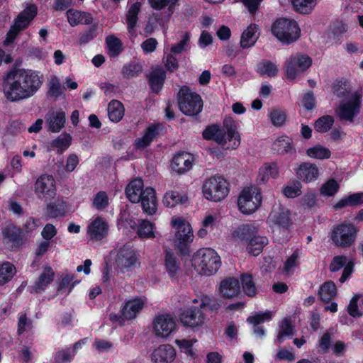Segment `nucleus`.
Masks as SVG:
<instances>
[{"instance_id": "1", "label": "nucleus", "mask_w": 363, "mask_h": 363, "mask_svg": "<svg viewBox=\"0 0 363 363\" xmlns=\"http://www.w3.org/2000/svg\"><path fill=\"white\" fill-rule=\"evenodd\" d=\"M43 82V74L35 70L19 69L10 72L4 79L3 92L11 102H18L34 96Z\"/></svg>"}, {"instance_id": "2", "label": "nucleus", "mask_w": 363, "mask_h": 363, "mask_svg": "<svg viewBox=\"0 0 363 363\" xmlns=\"http://www.w3.org/2000/svg\"><path fill=\"white\" fill-rule=\"evenodd\" d=\"M206 140H213L225 149L235 150L240 144V135L238 131L236 122L232 117H226L223 127L213 125L207 127L203 132Z\"/></svg>"}, {"instance_id": "3", "label": "nucleus", "mask_w": 363, "mask_h": 363, "mask_svg": "<svg viewBox=\"0 0 363 363\" xmlns=\"http://www.w3.org/2000/svg\"><path fill=\"white\" fill-rule=\"evenodd\" d=\"M143 186L141 179L132 180L125 188L126 196L132 203L140 201L143 211L147 215H153L157 209L155 190L152 187L143 189Z\"/></svg>"}, {"instance_id": "4", "label": "nucleus", "mask_w": 363, "mask_h": 363, "mask_svg": "<svg viewBox=\"0 0 363 363\" xmlns=\"http://www.w3.org/2000/svg\"><path fill=\"white\" fill-rule=\"evenodd\" d=\"M191 264L199 274L211 276L219 269L221 261L214 250L201 248L193 255Z\"/></svg>"}, {"instance_id": "5", "label": "nucleus", "mask_w": 363, "mask_h": 363, "mask_svg": "<svg viewBox=\"0 0 363 363\" xmlns=\"http://www.w3.org/2000/svg\"><path fill=\"white\" fill-rule=\"evenodd\" d=\"M171 223L175 229L174 240L175 247L182 255H187L189 252V245L194 238L191 225L179 217L172 218Z\"/></svg>"}, {"instance_id": "6", "label": "nucleus", "mask_w": 363, "mask_h": 363, "mask_svg": "<svg viewBox=\"0 0 363 363\" xmlns=\"http://www.w3.org/2000/svg\"><path fill=\"white\" fill-rule=\"evenodd\" d=\"M229 183L220 175H214L206 179L202 186L204 198L208 201L219 202L229 193Z\"/></svg>"}, {"instance_id": "7", "label": "nucleus", "mask_w": 363, "mask_h": 363, "mask_svg": "<svg viewBox=\"0 0 363 363\" xmlns=\"http://www.w3.org/2000/svg\"><path fill=\"white\" fill-rule=\"evenodd\" d=\"M114 263L118 273L130 275L140 267V255L134 249L124 246L116 251Z\"/></svg>"}, {"instance_id": "8", "label": "nucleus", "mask_w": 363, "mask_h": 363, "mask_svg": "<svg viewBox=\"0 0 363 363\" xmlns=\"http://www.w3.org/2000/svg\"><path fill=\"white\" fill-rule=\"evenodd\" d=\"M273 35L282 43L291 44L300 36V29L297 23L291 19H277L272 26Z\"/></svg>"}, {"instance_id": "9", "label": "nucleus", "mask_w": 363, "mask_h": 363, "mask_svg": "<svg viewBox=\"0 0 363 363\" xmlns=\"http://www.w3.org/2000/svg\"><path fill=\"white\" fill-rule=\"evenodd\" d=\"M262 201L261 191L259 188L251 186L244 188L240 192L238 205L243 214H252L261 206Z\"/></svg>"}, {"instance_id": "10", "label": "nucleus", "mask_w": 363, "mask_h": 363, "mask_svg": "<svg viewBox=\"0 0 363 363\" xmlns=\"http://www.w3.org/2000/svg\"><path fill=\"white\" fill-rule=\"evenodd\" d=\"M358 229L352 223H344L335 226L330 239L337 247H350L356 240Z\"/></svg>"}, {"instance_id": "11", "label": "nucleus", "mask_w": 363, "mask_h": 363, "mask_svg": "<svg viewBox=\"0 0 363 363\" xmlns=\"http://www.w3.org/2000/svg\"><path fill=\"white\" fill-rule=\"evenodd\" d=\"M179 107L181 111L187 116H195L199 113L203 107L201 96L183 86L179 92Z\"/></svg>"}, {"instance_id": "12", "label": "nucleus", "mask_w": 363, "mask_h": 363, "mask_svg": "<svg viewBox=\"0 0 363 363\" xmlns=\"http://www.w3.org/2000/svg\"><path fill=\"white\" fill-rule=\"evenodd\" d=\"M312 65V59L300 53L292 55L285 62L284 70L286 78L294 80L298 75L303 73Z\"/></svg>"}, {"instance_id": "13", "label": "nucleus", "mask_w": 363, "mask_h": 363, "mask_svg": "<svg viewBox=\"0 0 363 363\" xmlns=\"http://www.w3.org/2000/svg\"><path fill=\"white\" fill-rule=\"evenodd\" d=\"M145 301L141 298H134L125 303L119 314L111 313L109 320L112 323L123 325L125 321L135 318L142 311Z\"/></svg>"}, {"instance_id": "14", "label": "nucleus", "mask_w": 363, "mask_h": 363, "mask_svg": "<svg viewBox=\"0 0 363 363\" xmlns=\"http://www.w3.org/2000/svg\"><path fill=\"white\" fill-rule=\"evenodd\" d=\"M362 102V94L355 91L350 95V99L343 100L337 111V116L342 121L352 122L354 118L359 112Z\"/></svg>"}, {"instance_id": "15", "label": "nucleus", "mask_w": 363, "mask_h": 363, "mask_svg": "<svg viewBox=\"0 0 363 363\" xmlns=\"http://www.w3.org/2000/svg\"><path fill=\"white\" fill-rule=\"evenodd\" d=\"M37 13V7L35 5H30L22 11L17 17L14 24L11 27L7 33L4 44L8 45L11 44L18 33L28 27L30 22Z\"/></svg>"}, {"instance_id": "16", "label": "nucleus", "mask_w": 363, "mask_h": 363, "mask_svg": "<svg viewBox=\"0 0 363 363\" xmlns=\"http://www.w3.org/2000/svg\"><path fill=\"white\" fill-rule=\"evenodd\" d=\"M1 235L3 245L11 251L18 250L26 242L22 230L13 224L4 228Z\"/></svg>"}, {"instance_id": "17", "label": "nucleus", "mask_w": 363, "mask_h": 363, "mask_svg": "<svg viewBox=\"0 0 363 363\" xmlns=\"http://www.w3.org/2000/svg\"><path fill=\"white\" fill-rule=\"evenodd\" d=\"M35 193L39 199L45 201L54 198L56 186L53 177L47 174L40 176L35 184Z\"/></svg>"}, {"instance_id": "18", "label": "nucleus", "mask_w": 363, "mask_h": 363, "mask_svg": "<svg viewBox=\"0 0 363 363\" xmlns=\"http://www.w3.org/2000/svg\"><path fill=\"white\" fill-rule=\"evenodd\" d=\"M153 328L157 337H168L177 329L174 318L167 313L157 315L153 321Z\"/></svg>"}, {"instance_id": "19", "label": "nucleus", "mask_w": 363, "mask_h": 363, "mask_svg": "<svg viewBox=\"0 0 363 363\" xmlns=\"http://www.w3.org/2000/svg\"><path fill=\"white\" fill-rule=\"evenodd\" d=\"M206 317L201 307H189L179 315L180 323L185 327L196 328L206 323Z\"/></svg>"}, {"instance_id": "20", "label": "nucleus", "mask_w": 363, "mask_h": 363, "mask_svg": "<svg viewBox=\"0 0 363 363\" xmlns=\"http://www.w3.org/2000/svg\"><path fill=\"white\" fill-rule=\"evenodd\" d=\"M109 225L106 220L101 216H97L86 227L87 238L92 242L101 241L107 237Z\"/></svg>"}, {"instance_id": "21", "label": "nucleus", "mask_w": 363, "mask_h": 363, "mask_svg": "<svg viewBox=\"0 0 363 363\" xmlns=\"http://www.w3.org/2000/svg\"><path fill=\"white\" fill-rule=\"evenodd\" d=\"M290 211L281 204H275L269 215L268 220L270 223L279 228L287 229L291 225Z\"/></svg>"}, {"instance_id": "22", "label": "nucleus", "mask_w": 363, "mask_h": 363, "mask_svg": "<svg viewBox=\"0 0 363 363\" xmlns=\"http://www.w3.org/2000/svg\"><path fill=\"white\" fill-rule=\"evenodd\" d=\"M45 120L48 130L58 133L65 127V113L62 109H51L46 114Z\"/></svg>"}, {"instance_id": "23", "label": "nucleus", "mask_w": 363, "mask_h": 363, "mask_svg": "<svg viewBox=\"0 0 363 363\" xmlns=\"http://www.w3.org/2000/svg\"><path fill=\"white\" fill-rule=\"evenodd\" d=\"M193 156L188 152H180L174 155L171 167L177 173L181 174L191 169L193 165Z\"/></svg>"}, {"instance_id": "24", "label": "nucleus", "mask_w": 363, "mask_h": 363, "mask_svg": "<svg viewBox=\"0 0 363 363\" xmlns=\"http://www.w3.org/2000/svg\"><path fill=\"white\" fill-rule=\"evenodd\" d=\"M218 291L222 297L233 298L240 294L239 281L234 277H229L220 281Z\"/></svg>"}, {"instance_id": "25", "label": "nucleus", "mask_w": 363, "mask_h": 363, "mask_svg": "<svg viewBox=\"0 0 363 363\" xmlns=\"http://www.w3.org/2000/svg\"><path fill=\"white\" fill-rule=\"evenodd\" d=\"M176 356L174 347L170 345H162L155 349L152 354V360L155 363H169Z\"/></svg>"}, {"instance_id": "26", "label": "nucleus", "mask_w": 363, "mask_h": 363, "mask_svg": "<svg viewBox=\"0 0 363 363\" xmlns=\"http://www.w3.org/2000/svg\"><path fill=\"white\" fill-rule=\"evenodd\" d=\"M296 174L300 179L309 183L318 179L320 175V169L315 164L304 162L300 164Z\"/></svg>"}, {"instance_id": "27", "label": "nucleus", "mask_w": 363, "mask_h": 363, "mask_svg": "<svg viewBox=\"0 0 363 363\" xmlns=\"http://www.w3.org/2000/svg\"><path fill=\"white\" fill-rule=\"evenodd\" d=\"M347 262V259L346 257L342 256V255H339V256H335L333 259V260L330 264V269L331 272H333L339 271L344 266H345L344 268L342 274L339 279L341 283L345 282L348 279V277L351 275V274L352 272V265L350 264V263H348L346 265Z\"/></svg>"}, {"instance_id": "28", "label": "nucleus", "mask_w": 363, "mask_h": 363, "mask_svg": "<svg viewBox=\"0 0 363 363\" xmlns=\"http://www.w3.org/2000/svg\"><path fill=\"white\" fill-rule=\"evenodd\" d=\"M67 21L71 26L79 24L89 25L93 21L91 13L85 11L69 9L66 13Z\"/></svg>"}, {"instance_id": "29", "label": "nucleus", "mask_w": 363, "mask_h": 363, "mask_svg": "<svg viewBox=\"0 0 363 363\" xmlns=\"http://www.w3.org/2000/svg\"><path fill=\"white\" fill-rule=\"evenodd\" d=\"M256 233L255 228L250 225L239 226L233 234V238L238 244L247 247L253 235Z\"/></svg>"}, {"instance_id": "30", "label": "nucleus", "mask_w": 363, "mask_h": 363, "mask_svg": "<svg viewBox=\"0 0 363 363\" xmlns=\"http://www.w3.org/2000/svg\"><path fill=\"white\" fill-rule=\"evenodd\" d=\"M55 273L52 269L49 266L45 267L43 272L33 286L35 292L40 293L45 290L48 285L53 281Z\"/></svg>"}, {"instance_id": "31", "label": "nucleus", "mask_w": 363, "mask_h": 363, "mask_svg": "<svg viewBox=\"0 0 363 363\" xmlns=\"http://www.w3.org/2000/svg\"><path fill=\"white\" fill-rule=\"evenodd\" d=\"M279 175V168L276 163H265L259 169L257 181L265 184L269 178H277Z\"/></svg>"}, {"instance_id": "32", "label": "nucleus", "mask_w": 363, "mask_h": 363, "mask_svg": "<svg viewBox=\"0 0 363 363\" xmlns=\"http://www.w3.org/2000/svg\"><path fill=\"white\" fill-rule=\"evenodd\" d=\"M258 28L256 25L249 26L241 35L240 46L243 48H248L255 45L258 39Z\"/></svg>"}, {"instance_id": "33", "label": "nucleus", "mask_w": 363, "mask_h": 363, "mask_svg": "<svg viewBox=\"0 0 363 363\" xmlns=\"http://www.w3.org/2000/svg\"><path fill=\"white\" fill-rule=\"evenodd\" d=\"M179 0H148L150 6L157 11L165 10L167 19L172 15L174 6Z\"/></svg>"}, {"instance_id": "34", "label": "nucleus", "mask_w": 363, "mask_h": 363, "mask_svg": "<svg viewBox=\"0 0 363 363\" xmlns=\"http://www.w3.org/2000/svg\"><path fill=\"white\" fill-rule=\"evenodd\" d=\"M140 10V4L136 2L130 7L128 11L126 21L128 24V30L130 38L136 36L135 27L138 21V15L139 13Z\"/></svg>"}, {"instance_id": "35", "label": "nucleus", "mask_w": 363, "mask_h": 363, "mask_svg": "<svg viewBox=\"0 0 363 363\" xmlns=\"http://www.w3.org/2000/svg\"><path fill=\"white\" fill-rule=\"evenodd\" d=\"M165 77V72L162 68L156 67L152 71L149 78V83L152 91L158 92L161 90Z\"/></svg>"}, {"instance_id": "36", "label": "nucleus", "mask_w": 363, "mask_h": 363, "mask_svg": "<svg viewBox=\"0 0 363 363\" xmlns=\"http://www.w3.org/2000/svg\"><path fill=\"white\" fill-rule=\"evenodd\" d=\"M108 116L109 119L114 123L119 122L124 116V106L121 102L112 100L108 105Z\"/></svg>"}, {"instance_id": "37", "label": "nucleus", "mask_w": 363, "mask_h": 363, "mask_svg": "<svg viewBox=\"0 0 363 363\" xmlns=\"http://www.w3.org/2000/svg\"><path fill=\"white\" fill-rule=\"evenodd\" d=\"M65 203L61 199L50 202L46 207V215L50 218L64 216L66 214Z\"/></svg>"}, {"instance_id": "38", "label": "nucleus", "mask_w": 363, "mask_h": 363, "mask_svg": "<svg viewBox=\"0 0 363 363\" xmlns=\"http://www.w3.org/2000/svg\"><path fill=\"white\" fill-rule=\"evenodd\" d=\"M137 233L143 239L154 238L156 236L155 225L147 220H140L138 221Z\"/></svg>"}, {"instance_id": "39", "label": "nucleus", "mask_w": 363, "mask_h": 363, "mask_svg": "<svg viewBox=\"0 0 363 363\" xmlns=\"http://www.w3.org/2000/svg\"><path fill=\"white\" fill-rule=\"evenodd\" d=\"M65 87L62 85L60 79L55 75H51L48 81V94L52 97L64 96Z\"/></svg>"}, {"instance_id": "40", "label": "nucleus", "mask_w": 363, "mask_h": 363, "mask_svg": "<svg viewBox=\"0 0 363 363\" xmlns=\"http://www.w3.org/2000/svg\"><path fill=\"white\" fill-rule=\"evenodd\" d=\"M267 242L268 240L266 237L256 235L255 233L246 247L247 250L249 253L257 256L261 252Z\"/></svg>"}, {"instance_id": "41", "label": "nucleus", "mask_w": 363, "mask_h": 363, "mask_svg": "<svg viewBox=\"0 0 363 363\" xmlns=\"http://www.w3.org/2000/svg\"><path fill=\"white\" fill-rule=\"evenodd\" d=\"M256 71L262 76L274 77L278 74L279 69L274 62L269 60H263L257 64Z\"/></svg>"}, {"instance_id": "42", "label": "nucleus", "mask_w": 363, "mask_h": 363, "mask_svg": "<svg viewBox=\"0 0 363 363\" xmlns=\"http://www.w3.org/2000/svg\"><path fill=\"white\" fill-rule=\"evenodd\" d=\"M157 135V127L154 125L149 126L144 135L141 138H138L135 141L137 148L143 149L147 147L153 140Z\"/></svg>"}, {"instance_id": "43", "label": "nucleus", "mask_w": 363, "mask_h": 363, "mask_svg": "<svg viewBox=\"0 0 363 363\" xmlns=\"http://www.w3.org/2000/svg\"><path fill=\"white\" fill-rule=\"evenodd\" d=\"M187 200L186 196H181L177 191H169L164 195L162 203L168 208H173L178 203H183Z\"/></svg>"}, {"instance_id": "44", "label": "nucleus", "mask_w": 363, "mask_h": 363, "mask_svg": "<svg viewBox=\"0 0 363 363\" xmlns=\"http://www.w3.org/2000/svg\"><path fill=\"white\" fill-rule=\"evenodd\" d=\"M294 327L290 320L287 318L283 319L279 324V330L277 337V341L279 343H281L286 338L292 337L294 334Z\"/></svg>"}, {"instance_id": "45", "label": "nucleus", "mask_w": 363, "mask_h": 363, "mask_svg": "<svg viewBox=\"0 0 363 363\" xmlns=\"http://www.w3.org/2000/svg\"><path fill=\"white\" fill-rule=\"evenodd\" d=\"M165 267L171 277H176L180 269L179 262L177 259L175 255L170 250L166 251L165 253Z\"/></svg>"}, {"instance_id": "46", "label": "nucleus", "mask_w": 363, "mask_h": 363, "mask_svg": "<svg viewBox=\"0 0 363 363\" xmlns=\"http://www.w3.org/2000/svg\"><path fill=\"white\" fill-rule=\"evenodd\" d=\"M16 273V268L9 262L0 264V284L3 285L9 281Z\"/></svg>"}, {"instance_id": "47", "label": "nucleus", "mask_w": 363, "mask_h": 363, "mask_svg": "<svg viewBox=\"0 0 363 363\" xmlns=\"http://www.w3.org/2000/svg\"><path fill=\"white\" fill-rule=\"evenodd\" d=\"M333 91L339 98H343V100L350 99V95L354 92H351V88L347 82L337 81L333 84Z\"/></svg>"}, {"instance_id": "48", "label": "nucleus", "mask_w": 363, "mask_h": 363, "mask_svg": "<svg viewBox=\"0 0 363 363\" xmlns=\"http://www.w3.org/2000/svg\"><path fill=\"white\" fill-rule=\"evenodd\" d=\"M306 154L309 157L318 160H325L330 157V150L322 145H317L306 150Z\"/></svg>"}, {"instance_id": "49", "label": "nucleus", "mask_w": 363, "mask_h": 363, "mask_svg": "<svg viewBox=\"0 0 363 363\" xmlns=\"http://www.w3.org/2000/svg\"><path fill=\"white\" fill-rule=\"evenodd\" d=\"M336 294V286L333 281H327L323 284L319 291L320 297L325 302L332 300Z\"/></svg>"}, {"instance_id": "50", "label": "nucleus", "mask_w": 363, "mask_h": 363, "mask_svg": "<svg viewBox=\"0 0 363 363\" xmlns=\"http://www.w3.org/2000/svg\"><path fill=\"white\" fill-rule=\"evenodd\" d=\"M271 123L276 127L283 126L286 121V113L279 108H271L268 113Z\"/></svg>"}, {"instance_id": "51", "label": "nucleus", "mask_w": 363, "mask_h": 363, "mask_svg": "<svg viewBox=\"0 0 363 363\" xmlns=\"http://www.w3.org/2000/svg\"><path fill=\"white\" fill-rule=\"evenodd\" d=\"M106 43L111 56L118 55L123 50L121 40L113 35H108L106 38Z\"/></svg>"}, {"instance_id": "52", "label": "nucleus", "mask_w": 363, "mask_h": 363, "mask_svg": "<svg viewBox=\"0 0 363 363\" xmlns=\"http://www.w3.org/2000/svg\"><path fill=\"white\" fill-rule=\"evenodd\" d=\"M339 189V183L334 179H330L323 184L320 188V194L324 196H333L337 193Z\"/></svg>"}, {"instance_id": "53", "label": "nucleus", "mask_w": 363, "mask_h": 363, "mask_svg": "<svg viewBox=\"0 0 363 363\" xmlns=\"http://www.w3.org/2000/svg\"><path fill=\"white\" fill-rule=\"evenodd\" d=\"M292 140L286 135L279 137L273 143V150L279 153L287 152L291 149Z\"/></svg>"}, {"instance_id": "54", "label": "nucleus", "mask_w": 363, "mask_h": 363, "mask_svg": "<svg viewBox=\"0 0 363 363\" xmlns=\"http://www.w3.org/2000/svg\"><path fill=\"white\" fill-rule=\"evenodd\" d=\"M192 302L197 303H199V300L196 298L194 299ZM199 306L201 309L208 307L211 311H216L220 307V303L217 299L207 295H202L199 298Z\"/></svg>"}, {"instance_id": "55", "label": "nucleus", "mask_w": 363, "mask_h": 363, "mask_svg": "<svg viewBox=\"0 0 363 363\" xmlns=\"http://www.w3.org/2000/svg\"><path fill=\"white\" fill-rule=\"evenodd\" d=\"M242 289L245 294L249 296H253L257 293L255 284L250 274H244L240 277Z\"/></svg>"}, {"instance_id": "56", "label": "nucleus", "mask_w": 363, "mask_h": 363, "mask_svg": "<svg viewBox=\"0 0 363 363\" xmlns=\"http://www.w3.org/2000/svg\"><path fill=\"white\" fill-rule=\"evenodd\" d=\"M196 339H177L175 344L179 347L180 350L184 352L187 356L191 357H195V352L193 350V345L196 342Z\"/></svg>"}, {"instance_id": "57", "label": "nucleus", "mask_w": 363, "mask_h": 363, "mask_svg": "<svg viewBox=\"0 0 363 363\" xmlns=\"http://www.w3.org/2000/svg\"><path fill=\"white\" fill-rule=\"evenodd\" d=\"M294 9L302 13L310 12L315 6L316 0H292Z\"/></svg>"}, {"instance_id": "58", "label": "nucleus", "mask_w": 363, "mask_h": 363, "mask_svg": "<svg viewBox=\"0 0 363 363\" xmlns=\"http://www.w3.org/2000/svg\"><path fill=\"white\" fill-rule=\"evenodd\" d=\"M109 204V199L108 196L105 191H99L98 192L93 198L92 200V206L93 207L98 210L102 211L105 209Z\"/></svg>"}, {"instance_id": "59", "label": "nucleus", "mask_w": 363, "mask_h": 363, "mask_svg": "<svg viewBox=\"0 0 363 363\" xmlns=\"http://www.w3.org/2000/svg\"><path fill=\"white\" fill-rule=\"evenodd\" d=\"M71 140L72 137L69 134L62 133L52 142L51 145L57 148L59 152H63L69 147Z\"/></svg>"}, {"instance_id": "60", "label": "nucleus", "mask_w": 363, "mask_h": 363, "mask_svg": "<svg viewBox=\"0 0 363 363\" xmlns=\"http://www.w3.org/2000/svg\"><path fill=\"white\" fill-rule=\"evenodd\" d=\"M334 119L330 116H324L319 118L315 123V130L320 133L328 132L332 127Z\"/></svg>"}, {"instance_id": "61", "label": "nucleus", "mask_w": 363, "mask_h": 363, "mask_svg": "<svg viewBox=\"0 0 363 363\" xmlns=\"http://www.w3.org/2000/svg\"><path fill=\"white\" fill-rule=\"evenodd\" d=\"M190 40V35L188 33H184L181 36L180 41L173 45L169 49L168 48V52L174 54V55H179L186 50L189 41Z\"/></svg>"}, {"instance_id": "62", "label": "nucleus", "mask_w": 363, "mask_h": 363, "mask_svg": "<svg viewBox=\"0 0 363 363\" xmlns=\"http://www.w3.org/2000/svg\"><path fill=\"white\" fill-rule=\"evenodd\" d=\"M143 71V67L139 63H129L122 68V73L125 77L133 78L138 76Z\"/></svg>"}, {"instance_id": "63", "label": "nucleus", "mask_w": 363, "mask_h": 363, "mask_svg": "<svg viewBox=\"0 0 363 363\" xmlns=\"http://www.w3.org/2000/svg\"><path fill=\"white\" fill-rule=\"evenodd\" d=\"M98 25L94 24L87 30L81 33L79 38V43L84 45L95 38L98 35Z\"/></svg>"}, {"instance_id": "64", "label": "nucleus", "mask_w": 363, "mask_h": 363, "mask_svg": "<svg viewBox=\"0 0 363 363\" xmlns=\"http://www.w3.org/2000/svg\"><path fill=\"white\" fill-rule=\"evenodd\" d=\"M75 284L76 281H74V276L72 274H67L62 279L57 290L61 293L69 294Z\"/></svg>"}]
</instances>
